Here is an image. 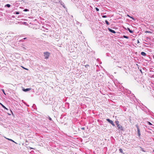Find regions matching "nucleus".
I'll list each match as a JSON object with an SVG mask.
<instances>
[{"label": "nucleus", "mask_w": 154, "mask_h": 154, "mask_svg": "<svg viewBox=\"0 0 154 154\" xmlns=\"http://www.w3.org/2000/svg\"><path fill=\"white\" fill-rule=\"evenodd\" d=\"M44 56L45 57V58L46 59H48L49 58V56H50V53L48 52H45L44 53Z\"/></svg>", "instance_id": "obj_1"}, {"label": "nucleus", "mask_w": 154, "mask_h": 154, "mask_svg": "<svg viewBox=\"0 0 154 154\" xmlns=\"http://www.w3.org/2000/svg\"><path fill=\"white\" fill-rule=\"evenodd\" d=\"M106 120L107 121H108L109 123H110L113 126H115V125L113 123V122L110 120L109 119H106Z\"/></svg>", "instance_id": "obj_2"}, {"label": "nucleus", "mask_w": 154, "mask_h": 154, "mask_svg": "<svg viewBox=\"0 0 154 154\" xmlns=\"http://www.w3.org/2000/svg\"><path fill=\"white\" fill-rule=\"evenodd\" d=\"M117 127L118 128V129L120 131V130H121V131L123 130V127H122V126L120 125V124L119 125H117Z\"/></svg>", "instance_id": "obj_3"}, {"label": "nucleus", "mask_w": 154, "mask_h": 154, "mask_svg": "<svg viewBox=\"0 0 154 154\" xmlns=\"http://www.w3.org/2000/svg\"><path fill=\"white\" fill-rule=\"evenodd\" d=\"M136 127L137 128V133L138 134V135L139 136V137H140V129L139 128V127H138V125H136Z\"/></svg>", "instance_id": "obj_4"}, {"label": "nucleus", "mask_w": 154, "mask_h": 154, "mask_svg": "<svg viewBox=\"0 0 154 154\" xmlns=\"http://www.w3.org/2000/svg\"><path fill=\"white\" fill-rule=\"evenodd\" d=\"M108 30L110 32H111L112 33H116V32L114 30L111 29H110L109 28H108Z\"/></svg>", "instance_id": "obj_5"}, {"label": "nucleus", "mask_w": 154, "mask_h": 154, "mask_svg": "<svg viewBox=\"0 0 154 154\" xmlns=\"http://www.w3.org/2000/svg\"><path fill=\"white\" fill-rule=\"evenodd\" d=\"M31 89L30 88H27L26 89H23V91L25 92H27V91H28L29 90H30Z\"/></svg>", "instance_id": "obj_6"}, {"label": "nucleus", "mask_w": 154, "mask_h": 154, "mask_svg": "<svg viewBox=\"0 0 154 154\" xmlns=\"http://www.w3.org/2000/svg\"><path fill=\"white\" fill-rule=\"evenodd\" d=\"M141 54L143 56H146V54L144 52H142Z\"/></svg>", "instance_id": "obj_7"}, {"label": "nucleus", "mask_w": 154, "mask_h": 154, "mask_svg": "<svg viewBox=\"0 0 154 154\" xmlns=\"http://www.w3.org/2000/svg\"><path fill=\"white\" fill-rule=\"evenodd\" d=\"M0 104L4 108L7 109L3 104L1 103H0Z\"/></svg>", "instance_id": "obj_8"}, {"label": "nucleus", "mask_w": 154, "mask_h": 154, "mask_svg": "<svg viewBox=\"0 0 154 154\" xmlns=\"http://www.w3.org/2000/svg\"><path fill=\"white\" fill-rule=\"evenodd\" d=\"M128 30L129 32L131 33H132L133 32V31L131 30L129 28H128Z\"/></svg>", "instance_id": "obj_9"}, {"label": "nucleus", "mask_w": 154, "mask_h": 154, "mask_svg": "<svg viewBox=\"0 0 154 154\" xmlns=\"http://www.w3.org/2000/svg\"><path fill=\"white\" fill-rule=\"evenodd\" d=\"M127 16H128V17H129L130 18H131V19H133V20H134V18L133 17H131L130 16H129V15H128V14H127Z\"/></svg>", "instance_id": "obj_10"}, {"label": "nucleus", "mask_w": 154, "mask_h": 154, "mask_svg": "<svg viewBox=\"0 0 154 154\" xmlns=\"http://www.w3.org/2000/svg\"><path fill=\"white\" fill-rule=\"evenodd\" d=\"M123 37L125 38H127V39L129 38V37L127 36H126V35H124L123 36Z\"/></svg>", "instance_id": "obj_11"}, {"label": "nucleus", "mask_w": 154, "mask_h": 154, "mask_svg": "<svg viewBox=\"0 0 154 154\" xmlns=\"http://www.w3.org/2000/svg\"><path fill=\"white\" fill-rule=\"evenodd\" d=\"M116 125L117 126V125H119V122L118 121H117H117H116Z\"/></svg>", "instance_id": "obj_12"}, {"label": "nucleus", "mask_w": 154, "mask_h": 154, "mask_svg": "<svg viewBox=\"0 0 154 154\" xmlns=\"http://www.w3.org/2000/svg\"><path fill=\"white\" fill-rule=\"evenodd\" d=\"M5 6L8 8H9L10 7L11 5L10 4H7Z\"/></svg>", "instance_id": "obj_13"}, {"label": "nucleus", "mask_w": 154, "mask_h": 154, "mask_svg": "<svg viewBox=\"0 0 154 154\" xmlns=\"http://www.w3.org/2000/svg\"><path fill=\"white\" fill-rule=\"evenodd\" d=\"M105 22L106 24L107 25H109V22L107 20H106L105 21Z\"/></svg>", "instance_id": "obj_14"}, {"label": "nucleus", "mask_w": 154, "mask_h": 154, "mask_svg": "<svg viewBox=\"0 0 154 154\" xmlns=\"http://www.w3.org/2000/svg\"><path fill=\"white\" fill-rule=\"evenodd\" d=\"M119 151L121 153H123V150H122V149H119Z\"/></svg>", "instance_id": "obj_15"}, {"label": "nucleus", "mask_w": 154, "mask_h": 154, "mask_svg": "<svg viewBox=\"0 0 154 154\" xmlns=\"http://www.w3.org/2000/svg\"><path fill=\"white\" fill-rule=\"evenodd\" d=\"M147 123L148 124H149V125H152V123H150V122H147Z\"/></svg>", "instance_id": "obj_16"}, {"label": "nucleus", "mask_w": 154, "mask_h": 154, "mask_svg": "<svg viewBox=\"0 0 154 154\" xmlns=\"http://www.w3.org/2000/svg\"><path fill=\"white\" fill-rule=\"evenodd\" d=\"M23 11H29V10L27 9H25Z\"/></svg>", "instance_id": "obj_17"}, {"label": "nucleus", "mask_w": 154, "mask_h": 154, "mask_svg": "<svg viewBox=\"0 0 154 154\" xmlns=\"http://www.w3.org/2000/svg\"><path fill=\"white\" fill-rule=\"evenodd\" d=\"M7 139H8V140H10V141H12V142H14V140H12V139H9V138H7Z\"/></svg>", "instance_id": "obj_18"}, {"label": "nucleus", "mask_w": 154, "mask_h": 154, "mask_svg": "<svg viewBox=\"0 0 154 154\" xmlns=\"http://www.w3.org/2000/svg\"><path fill=\"white\" fill-rule=\"evenodd\" d=\"M14 14H19V12L17 11V12H15V13H14Z\"/></svg>", "instance_id": "obj_19"}, {"label": "nucleus", "mask_w": 154, "mask_h": 154, "mask_svg": "<svg viewBox=\"0 0 154 154\" xmlns=\"http://www.w3.org/2000/svg\"><path fill=\"white\" fill-rule=\"evenodd\" d=\"M2 92H3V93H4L6 95V94H5V91H4V90L3 89H2Z\"/></svg>", "instance_id": "obj_20"}, {"label": "nucleus", "mask_w": 154, "mask_h": 154, "mask_svg": "<svg viewBox=\"0 0 154 154\" xmlns=\"http://www.w3.org/2000/svg\"><path fill=\"white\" fill-rule=\"evenodd\" d=\"M102 17L103 18H106L107 17V16L106 15H103Z\"/></svg>", "instance_id": "obj_21"}, {"label": "nucleus", "mask_w": 154, "mask_h": 154, "mask_svg": "<svg viewBox=\"0 0 154 154\" xmlns=\"http://www.w3.org/2000/svg\"><path fill=\"white\" fill-rule=\"evenodd\" d=\"M96 10L97 11H99V9L98 8H96Z\"/></svg>", "instance_id": "obj_22"}, {"label": "nucleus", "mask_w": 154, "mask_h": 154, "mask_svg": "<svg viewBox=\"0 0 154 154\" xmlns=\"http://www.w3.org/2000/svg\"><path fill=\"white\" fill-rule=\"evenodd\" d=\"M146 32H147V33H151V32H150V31H146Z\"/></svg>", "instance_id": "obj_23"}, {"label": "nucleus", "mask_w": 154, "mask_h": 154, "mask_svg": "<svg viewBox=\"0 0 154 154\" xmlns=\"http://www.w3.org/2000/svg\"><path fill=\"white\" fill-rule=\"evenodd\" d=\"M49 119L50 121H51L52 120L51 118L50 117H49Z\"/></svg>", "instance_id": "obj_24"}, {"label": "nucleus", "mask_w": 154, "mask_h": 154, "mask_svg": "<svg viewBox=\"0 0 154 154\" xmlns=\"http://www.w3.org/2000/svg\"><path fill=\"white\" fill-rule=\"evenodd\" d=\"M140 43L139 41L138 40H137V43L138 44Z\"/></svg>", "instance_id": "obj_25"}, {"label": "nucleus", "mask_w": 154, "mask_h": 154, "mask_svg": "<svg viewBox=\"0 0 154 154\" xmlns=\"http://www.w3.org/2000/svg\"><path fill=\"white\" fill-rule=\"evenodd\" d=\"M82 129H83V130H84V129H85V128H82Z\"/></svg>", "instance_id": "obj_26"}, {"label": "nucleus", "mask_w": 154, "mask_h": 154, "mask_svg": "<svg viewBox=\"0 0 154 154\" xmlns=\"http://www.w3.org/2000/svg\"><path fill=\"white\" fill-rule=\"evenodd\" d=\"M24 69H26V70H28V69H26V68H23V67Z\"/></svg>", "instance_id": "obj_27"}, {"label": "nucleus", "mask_w": 154, "mask_h": 154, "mask_svg": "<svg viewBox=\"0 0 154 154\" xmlns=\"http://www.w3.org/2000/svg\"><path fill=\"white\" fill-rule=\"evenodd\" d=\"M63 7L65 8V7H64V5H63Z\"/></svg>", "instance_id": "obj_28"}, {"label": "nucleus", "mask_w": 154, "mask_h": 154, "mask_svg": "<svg viewBox=\"0 0 154 154\" xmlns=\"http://www.w3.org/2000/svg\"><path fill=\"white\" fill-rule=\"evenodd\" d=\"M88 66V65H86L85 66Z\"/></svg>", "instance_id": "obj_29"}, {"label": "nucleus", "mask_w": 154, "mask_h": 154, "mask_svg": "<svg viewBox=\"0 0 154 154\" xmlns=\"http://www.w3.org/2000/svg\"><path fill=\"white\" fill-rule=\"evenodd\" d=\"M88 66V65H86L85 66Z\"/></svg>", "instance_id": "obj_30"}, {"label": "nucleus", "mask_w": 154, "mask_h": 154, "mask_svg": "<svg viewBox=\"0 0 154 154\" xmlns=\"http://www.w3.org/2000/svg\"><path fill=\"white\" fill-rule=\"evenodd\" d=\"M26 38H23V39H26Z\"/></svg>", "instance_id": "obj_31"}, {"label": "nucleus", "mask_w": 154, "mask_h": 154, "mask_svg": "<svg viewBox=\"0 0 154 154\" xmlns=\"http://www.w3.org/2000/svg\"><path fill=\"white\" fill-rule=\"evenodd\" d=\"M140 71L141 72H142V71H141V70H140Z\"/></svg>", "instance_id": "obj_32"}, {"label": "nucleus", "mask_w": 154, "mask_h": 154, "mask_svg": "<svg viewBox=\"0 0 154 154\" xmlns=\"http://www.w3.org/2000/svg\"><path fill=\"white\" fill-rule=\"evenodd\" d=\"M153 58L154 59V56H153Z\"/></svg>", "instance_id": "obj_33"}, {"label": "nucleus", "mask_w": 154, "mask_h": 154, "mask_svg": "<svg viewBox=\"0 0 154 154\" xmlns=\"http://www.w3.org/2000/svg\"><path fill=\"white\" fill-rule=\"evenodd\" d=\"M153 152H154V150H153Z\"/></svg>", "instance_id": "obj_34"}]
</instances>
